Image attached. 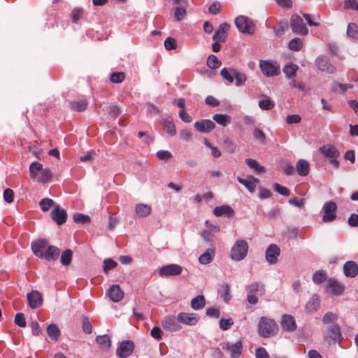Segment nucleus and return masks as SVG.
<instances>
[{"mask_svg": "<svg viewBox=\"0 0 358 358\" xmlns=\"http://www.w3.org/2000/svg\"><path fill=\"white\" fill-rule=\"evenodd\" d=\"M278 331L276 322L266 317H262L258 324L259 334L263 338L273 336Z\"/></svg>", "mask_w": 358, "mask_h": 358, "instance_id": "1", "label": "nucleus"}, {"mask_svg": "<svg viewBox=\"0 0 358 358\" xmlns=\"http://www.w3.org/2000/svg\"><path fill=\"white\" fill-rule=\"evenodd\" d=\"M247 301L251 305H255L259 301V296H262L265 292V285L262 282H252L246 287Z\"/></svg>", "mask_w": 358, "mask_h": 358, "instance_id": "2", "label": "nucleus"}, {"mask_svg": "<svg viewBox=\"0 0 358 358\" xmlns=\"http://www.w3.org/2000/svg\"><path fill=\"white\" fill-rule=\"evenodd\" d=\"M249 245L246 241H236L231 248L230 257L234 261L244 259L248 252Z\"/></svg>", "mask_w": 358, "mask_h": 358, "instance_id": "3", "label": "nucleus"}, {"mask_svg": "<svg viewBox=\"0 0 358 358\" xmlns=\"http://www.w3.org/2000/svg\"><path fill=\"white\" fill-rule=\"evenodd\" d=\"M235 25L238 30L245 34L252 35L256 26L252 20L245 15H239L234 20Z\"/></svg>", "mask_w": 358, "mask_h": 358, "instance_id": "4", "label": "nucleus"}, {"mask_svg": "<svg viewBox=\"0 0 358 358\" xmlns=\"http://www.w3.org/2000/svg\"><path fill=\"white\" fill-rule=\"evenodd\" d=\"M321 154L329 159L330 164L336 169L340 167V162L338 158L340 157L339 150L332 145H325L320 148Z\"/></svg>", "mask_w": 358, "mask_h": 358, "instance_id": "5", "label": "nucleus"}, {"mask_svg": "<svg viewBox=\"0 0 358 358\" xmlns=\"http://www.w3.org/2000/svg\"><path fill=\"white\" fill-rule=\"evenodd\" d=\"M259 68L262 73L266 77H273L280 73V66L276 62L261 59L259 61Z\"/></svg>", "mask_w": 358, "mask_h": 358, "instance_id": "6", "label": "nucleus"}, {"mask_svg": "<svg viewBox=\"0 0 358 358\" xmlns=\"http://www.w3.org/2000/svg\"><path fill=\"white\" fill-rule=\"evenodd\" d=\"M337 208V205L334 201H329L325 202L322 209V213H323L322 222L327 223L336 220Z\"/></svg>", "mask_w": 358, "mask_h": 358, "instance_id": "7", "label": "nucleus"}, {"mask_svg": "<svg viewBox=\"0 0 358 358\" xmlns=\"http://www.w3.org/2000/svg\"><path fill=\"white\" fill-rule=\"evenodd\" d=\"M135 344L131 340H124L118 343L116 354L119 358H127L131 355Z\"/></svg>", "mask_w": 358, "mask_h": 358, "instance_id": "8", "label": "nucleus"}, {"mask_svg": "<svg viewBox=\"0 0 358 358\" xmlns=\"http://www.w3.org/2000/svg\"><path fill=\"white\" fill-rule=\"evenodd\" d=\"M290 26L294 33L301 36H306L308 29L303 20L298 15H293L290 20Z\"/></svg>", "mask_w": 358, "mask_h": 358, "instance_id": "9", "label": "nucleus"}, {"mask_svg": "<svg viewBox=\"0 0 358 358\" xmlns=\"http://www.w3.org/2000/svg\"><path fill=\"white\" fill-rule=\"evenodd\" d=\"M161 324L164 329L170 332H176L182 329L178 316L166 315L161 321Z\"/></svg>", "mask_w": 358, "mask_h": 358, "instance_id": "10", "label": "nucleus"}, {"mask_svg": "<svg viewBox=\"0 0 358 358\" xmlns=\"http://www.w3.org/2000/svg\"><path fill=\"white\" fill-rule=\"evenodd\" d=\"M182 267L178 264H170L160 267L158 270V274L161 277H171L179 275L182 272Z\"/></svg>", "mask_w": 358, "mask_h": 358, "instance_id": "11", "label": "nucleus"}, {"mask_svg": "<svg viewBox=\"0 0 358 358\" xmlns=\"http://www.w3.org/2000/svg\"><path fill=\"white\" fill-rule=\"evenodd\" d=\"M345 289V285L334 278H329L326 285L327 292L333 296L343 294Z\"/></svg>", "mask_w": 358, "mask_h": 358, "instance_id": "12", "label": "nucleus"}, {"mask_svg": "<svg viewBox=\"0 0 358 358\" xmlns=\"http://www.w3.org/2000/svg\"><path fill=\"white\" fill-rule=\"evenodd\" d=\"M27 301L29 306L32 309L40 308L43 303V297L41 294L36 290H32L27 294Z\"/></svg>", "mask_w": 358, "mask_h": 358, "instance_id": "13", "label": "nucleus"}, {"mask_svg": "<svg viewBox=\"0 0 358 358\" xmlns=\"http://www.w3.org/2000/svg\"><path fill=\"white\" fill-rule=\"evenodd\" d=\"M48 246V241L45 239H39L33 241L31 244L33 253L40 258L43 257Z\"/></svg>", "mask_w": 358, "mask_h": 358, "instance_id": "14", "label": "nucleus"}, {"mask_svg": "<svg viewBox=\"0 0 358 358\" xmlns=\"http://www.w3.org/2000/svg\"><path fill=\"white\" fill-rule=\"evenodd\" d=\"M51 218L58 225H62L66 222L67 219V213L65 210L60 208L59 206H55L51 211Z\"/></svg>", "mask_w": 358, "mask_h": 358, "instance_id": "15", "label": "nucleus"}, {"mask_svg": "<svg viewBox=\"0 0 358 358\" xmlns=\"http://www.w3.org/2000/svg\"><path fill=\"white\" fill-rule=\"evenodd\" d=\"M280 249L275 244L270 245L266 250V259L270 264H275L278 261L280 255Z\"/></svg>", "mask_w": 358, "mask_h": 358, "instance_id": "16", "label": "nucleus"}, {"mask_svg": "<svg viewBox=\"0 0 358 358\" xmlns=\"http://www.w3.org/2000/svg\"><path fill=\"white\" fill-rule=\"evenodd\" d=\"M178 318L180 323H182L186 325L193 326L198 323L199 316L196 313H180L178 315Z\"/></svg>", "mask_w": 358, "mask_h": 358, "instance_id": "17", "label": "nucleus"}, {"mask_svg": "<svg viewBox=\"0 0 358 358\" xmlns=\"http://www.w3.org/2000/svg\"><path fill=\"white\" fill-rule=\"evenodd\" d=\"M280 325L283 330L289 332H293L297 327L294 317L290 315H283L282 316Z\"/></svg>", "mask_w": 358, "mask_h": 358, "instance_id": "18", "label": "nucleus"}, {"mask_svg": "<svg viewBox=\"0 0 358 358\" xmlns=\"http://www.w3.org/2000/svg\"><path fill=\"white\" fill-rule=\"evenodd\" d=\"M315 63L316 66L320 71H327L329 73H334L335 72V67L329 62L327 57H318L316 59Z\"/></svg>", "mask_w": 358, "mask_h": 358, "instance_id": "19", "label": "nucleus"}, {"mask_svg": "<svg viewBox=\"0 0 358 358\" xmlns=\"http://www.w3.org/2000/svg\"><path fill=\"white\" fill-rule=\"evenodd\" d=\"M215 127V123L210 120H203L194 123L195 129L200 132H210Z\"/></svg>", "mask_w": 358, "mask_h": 358, "instance_id": "20", "label": "nucleus"}, {"mask_svg": "<svg viewBox=\"0 0 358 358\" xmlns=\"http://www.w3.org/2000/svg\"><path fill=\"white\" fill-rule=\"evenodd\" d=\"M343 273L346 277L354 278L358 273V265L355 262L348 261L343 265Z\"/></svg>", "mask_w": 358, "mask_h": 358, "instance_id": "21", "label": "nucleus"}, {"mask_svg": "<svg viewBox=\"0 0 358 358\" xmlns=\"http://www.w3.org/2000/svg\"><path fill=\"white\" fill-rule=\"evenodd\" d=\"M108 296L113 302H119L124 297V292L118 285H113L108 289Z\"/></svg>", "mask_w": 358, "mask_h": 358, "instance_id": "22", "label": "nucleus"}, {"mask_svg": "<svg viewBox=\"0 0 358 358\" xmlns=\"http://www.w3.org/2000/svg\"><path fill=\"white\" fill-rule=\"evenodd\" d=\"M327 337L334 342L340 341L342 339V334L339 325L336 324L330 326L327 331Z\"/></svg>", "mask_w": 358, "mask_h": 358, "instance_id": "23", "label": "nucleus"}, {"mask_svg": "<svg viewBox=\"0 0 358 358\" xmlns=\"http://www.w3.org/2000/svg\"><path fill=\"white\" fill-rule=\"evenodd\" d=\"M96 342L99 348L103 351H108L111 346V339L108 334L97 336Z\"/></svg>", "mask_w": 358, "mask_h": 358, "instance_id": "24", "label": "nucleus"}, {"mask_svg": "<svg viewBox=\"0 0 358 358\" xmlns=\"http://www.w3.org/2000/svg\"><path fill=\"white\" fill-rule=\"evenodd\" d=\"M60 254L59 249L54 245L48 246L42 258L47 261H55Z\"/></svg>", "mask_w": 358, "mask_h": 358, "instance_id": "25", "label": "nucleus"}, {"mask_svg": "<svg viewBox=\"0 0 358 358\" xmlns=\"http://www.w3.org/2000/svg\"><path fill=\"white\" fill-rule=\"evenodd\" d=\"M213 213L217 217L225 215L230 217L234 215V210L229 206L222 205L216 206L213 209Z\"/></svg>", "mask_w": 358, "mask_h": 358, "instance_id": "26", "label": "nucleus"}, {"mask_svg": "<svg viewBox=\"0 0 358 358\" xmlns=\"http://www.w3.org/2000/svg\"><path fill=\"white\" fill-rule=\"evenodd\" d=\"M296 169L297 173L301 176H306L309 174L310 172V164L309 163L303 159H299L296 165Z\"/></svg>", "mask_w": 358, "mask_h": 358, "instance_id": "27", "label": "nucleus"}, {"mask_svg": "<svg viewBox=\"0 0 358 358\" xmlns=\"http://www.w3.org/2000/svg\"><path fill=\"white\" fill-rule=\"evenodd\" d=\"M320 305V299L316 294L313 295L306 305V312L308 313H312L316 311Z\"/></svg>", "mask_w": 358, "mask_h": 358, "instance_id": "28", "label": "nucleus"}, {"mask_svg": "<svg viewBox=\"0 0 358 358\" xmlns=\"http://www.w3.org/2000/svg\"><path fill=\"white\" fill-rule=\"evenodd\" d=\"M242 348L243 345L241 341L232 344L227 343L226 348L229 355L233 357H239L241 355Z\"/></svg>", "mask_w": 358, "mask_h": 358, "instance_id": "29", "label": "nucleus"}, {"mask_svg": "<svg viewBox=\"0 0 358 358\" xmlns=\"http://www.w3.org/2000/svg\"><path fill=\"white\" fill-rule=\"evenodd\" d=\"M29 169L30 178L32 180H36L40 175L39 173L43 169V164L37 162H34L29 165Z\"/></svg>", "mask_w": 358, "mask_h": 358, "instance_id": "30", "label": "nucleus"}, {"mask_svg": "<svg viewBox=\"0 0 358 358\" xmlns=\"http://www.w3.org/2000/svg\"><path fill=\"white\" fill-rule=\"evenodd\" d=\"M214 256V250L208 248L199 257V261L201 264H208L213 260Z\"/></svg>", "mask_w": 358, "mask_h": 358, "instance_id": "31", "label": "nucleus"}, {"mask_svg": "<svg viewBox=\"0 0 358 358\" xmlns=\"http://www.w3.org/2000/svg\"><path fill=\"white\" fill-rule=\"evenodd\" d=\"M152 208L150 206L139 203L136 206L135 212L139 217H146L151 213Z\"/></svg>", "mask_w": 358, "mask_h": 358, "instance_id": "32", "label": "nucleus"}, {"mask_svg": "<svg viewBox=\"0 0 358 358\" xmlns=\"http://www.w3.org/2000/svg\"><path fill=\"white\" fill-rule=\"evenodd\" d=\"M47 333L50 338L55 341L58 340L61 334L59 329L55 324H52L48 326Z\"/></svg>", "mask_w": 358, "mask_h": 358, "instance_id": "33", "label": "nucleus"}, {"mask_svg": "<svg viewBox=\"0 0 358 358\" xmlns=\"http://www.w3.org/2000/svg\"><path fill=\"white\" fill-rule=\"evenodd\" d=\"M313 281L317 285H320L327 279V273L324 270L316 271L312 277Z\"/></svg>", "mask_w": 358, "mask_h": 358, "instance_id": "34", "label": "nucleus"}, {"mask_svg": "<svg viewBox=\"0 0 358 358\" xmlns=\"http://www.w3.org/2000/svg\"><path fill=\"white\" fill-rule=\"evenodd\" d=\"M245 162L250 169L254 170L257 173L265 171V168L255 159L248 158Z\"/></svg>", "mask_w": 358, "mask_h": 358, "instance_id": "35", "label": "nucleus"}, {"mask_svg": "<svg viewBox=\"0 0 358 358\" xmlns=\"http://www.w3.org/2000/svg\"><path fill=\"white\" fill-rule=\"evenodd\" d=\"M251 178L252 180H248L239 176L237 177V180L241 184L243 185L250 192H253L256 189V182L257 180L252 176H251Z\"/></svg>", "mask_w": 358, "mask_h": 358, "instance_id": "36", "label": "nucleus"}, {"mask_svg": "<svg viewBox=\"0 0 358 358\" xmlns=\"http://www.w3.org/2000/svg\"><path fill=\"white\" fill-rule=\"evenodd\" d=\"M206 305V300L203 295H199L191 301V307L194 310H201Z\"/></svg>", "mask_w": 358, "mask_h": 358, "instance_id": "37", "label": "nucleus"}, {"mask_svg": "<svg viewBox=\"0 0 358 358\" xmlns=\"http://www.w3.org/2000/svg\"><path fill=\"white\" fill-rule=\"evenodd\" d=\"M70 106L73 110L82 112L87 108V101L85 99L73 101L70 103Z\"/></svg>", "mask_w": 358, "mask_h": 358, "instance_id": "38", "label": "nucleus"}, {"mask_svg": "<svg viewBox=\"0 0 358 358\" xmlns=\"http://www.w3.org/2000/svg\"><path fill=\"white\" fill-rule=\"evenodd\" d=\"M213 119L222 127H226L231 122V117L226 114H215L213 116Z\"/></svg>", "mask_w": 358, "mask_h": 358, "instance_id": "39", "label": "nucleus"}, {"mask_svg": "<svg viewBox=\"0 0 358 358\" xmlns=\"http://www.w3.org/2000/svg\"><path fill=\"white\" fill-rule=\"evenodd\" d=\"M52 174L50 169L45 168L42 169L36 181L41 183L48 182L52 178Z\"/></svg>", "mask_w": 358, "mask_h": 358, "instance_id": "40", "label": "nucleus"}, {"mask_svg": "<svg viewBox=\"0 0 358 358\" xmlns=\"http://www.w3.org/2000/svg\"><path fill=\"white\" fill-rule=\"evenodd\" d=\"M297 65L289 63L286 64L283 68V72L285 73L286 77L289 79L294 78L296 76V72L298 70Z\"/></svg>", "mask_w": 358, "mask_h": 358, "instance_id": "41", "label": "nucleus"}, {"mask_svg": "<svg viewBox=\"0 0 358 358\" xmlns=\"http://www.w3.org/2000/svg\"><path fill=\"white\" fill-rule=\"evenodd\" d=\"M164 127L166 129L167 134L170 136H174L176 134L175 124L171 117L164 120Z\"/></svg>", "mask_w": 358, "mask_h": 358, "instance_id": "42", "label": "nucleus"}, {"mask_svg": "<svg viewBox=\"0 0 358 358\" xmlns=\"http://www.w3.org/2000/svg\"><path fill=\"white\" fill-rule=\"evenodd\" d=\"M288 47L292 51H299L303 48V41L300 38H294L289 42Z\"/></svg>", "mask_w": 358, "mask_h": 358, "instance_id": "43", "label": "nucleus"}, {"mask_svg": "<svg viewBox=\"0 0 358 358\" xmlns=\"http://www.w3.org/2000/svg\"><path fill=\"white\" fill-rule=\"evenodd\" d=\"M347 36L352 38H358V26L357 24H348L347 27Z\"/></svg>", "mask_w": 358, "mask_h": 358, "instance_id": "44", "label": "nucleus"}, {"mask_svg": "<svg viewBox=\"0 0 358 358\" xmlns=\"http://www.w3.org/2000/svg\"><path fill=\"white\" fill-rule=\"evenodd\" d=\"M73 252L71 250L67 249L63 252L61 256V263L64 266H68L72 260Z\"/></svg>", "mask_w": 358, "mask_h": 358, "instance_id": "45", "label": "nucleus"}, {"mask_svg": "<svg viewBox=\"0 0 358 358\" xmlns=\"http://www.w3.org/2000/svg\"><path fill=\"white\" fill-rule=\"evenodd\" d=\"M274 106V102L269 97L259 101V107L262 110H271Z\"/></svg>", "mask_w": 358, "mask_h": 358, "instance_id": "46", "label": "nucleus"}, {"mask_svg": "<svg viewBox=\"0 0 358 358\" xmlns=\"http://www.w3.org/2000/svg\"><path fill=\"white\" fill-rule=\"evenodd\" d=\"M338 318L337 314L329 311L326 313L322 317V322L326 324H332L336 322Z\"/></svg>", "mask_w": 358, "mask_h": 358, "instance_id": "47", "label": "nucleus"}, {"mask_svg": "<svg viewBox=\"0 0 358 358\" xmlns=\"http://www.w3.org/2000/svg\"><path fill=\"white\" fill-rule=\"evenodd\" d=\"M207 65L210 69H216L220 66L221 62L215 55H211L208 57Z\"/></svg>", "mask_w": 358, "mask_h": 358, "instance_id": "48", "label": "nucleus"}, {"mask_svg": "<svg viewBox=\"0 0 358 358\" xmlns=\"http://www.w3.org/2000/svg\"><path fill=\"white\" fill-rule=\"evenodd\" d=\"M54 201L49 198L43 199L39 202V206L42 211L47 212L53 206Z\"/></svg>", "mask_w": 358, "mask_h": 358, "instance_id": "49", "label": "nucleus"}, {"mask_svg": "<svg viewBox=\"0 0 358 358\" xmlns=\"http://www.w3.org/2000/svg\"><path fill=\"white\" fill-rule=\"evenodd\" d=\"M83 10L80 8H75L72 10L71 13V19L73 22L76 23L80 19L83 17Z\"/></svg>", "mask_w": 358, "mask_h": 358, "instance_id": "50", "label": "nucleus"}, {"mask_svg": "<svg viewBox=\"0 0 358 358\" xmlns=\"http://www.w3.org/2000/svg\"><path fill=\"white\" fill-rule=\"evenodd\" d=\"M117 266V263L111 259H106L103 261V271L106 273H108L109 271L115 268Z\"/></svg>", "mask_w": 358, "mask_h": 358, "instance_id": "51", "label": "nucleus"}, {"mask_svg": "<svg viewBox=\"0 0 358 358\" xmlns=\"http://www.w3.org/2000/svg\"><path fill=\"white\" fill-rule=\"evenodd\" d=\"M82 325L83 330L85 334H90L92 332V325L89 319L85 316H83L82 317Z\"/></svg>", "mask_w": 358, "mask_h": 358, "instance_id": "52", "label": "nucleus"}, {"mask_svg": "<svg viewBox=\"0 0 358 358\" xmlns=\"http://www.w3.org/2000/svg\"><path fill=\"white\" fill-rule=\"evenodd\" d=\"M187 12L185 7L178 6L175 9L174 17L177 21L182 20L186 15Z\"/></svg>", "mask_w": 358, "mask_h": 358, "instance_id": "53", "label": "nucleus"}, {"mask_svg": "<svg viewBox=\"0 0 358 358\" xmlns=\"http://www.w3.org/2000/svg\"><path fill=\"white\" fill-rule=\"evenodd\" d=\"M125 78V74L123 72H115L110 75V81L114 83H120Z\"/></svg>", "mask_w": 358, "mask_h": 358, "instance_id": "54", "label": "nucleus"}, {"mask_svg": "<svg viewBox=\"0 0 358 358\" xmlns=\"http://www.w3.org/2000/svg\"><path fill=\"white\" fill-rule=\"evenodd\" d=\"M14 322L16 325L20 327H25L27 325L24 315L22 313H18L15 315Z\"/></svg>", "mask_w": 358, "mask_h": 358, "instance_id": "55", "label": "nucleus"}, {"mask_svg": "<svg viewBox=\"0 0 358 358\" xmlns=\"http://www.w3.org/2000/svg\"><path fill=\"white\" fill-rule=\"evenodd\" d=\"M343 8L345 10H358L357 0H345Z\"/></svg>", "mask_w": 358, "mask_h": 358, "instance_id": "56", "label": "nucleus"}, {"mask_svg": "<svg viewBox=\"0 0 358 358\" xmlns=\"http://www.w3.org/2000/svg\"><path fill=\"white\" fill-rule=\"evenodd\" d=\"M273 189L278 194L283 196H289L290 194V190L287 187H284L278 183H275L273 185Z\"/></svg>", "mask_w": 358, "mask_h": 358, "instance_id": "57", "label": "nucleus"}, {"mask_svg": "<svg viewBox=\"0 0 358 358\" xmlns=\"http://www.w3.org/2000/svg\"><path fill=\"white\" fill-rule=\"evenodd\" d=\"M164 47L167 50H175L177 48V42L174 38L168 37L164 41Z\"/></svg>", "mask_w": 358, "mask_h": 358, "instance_id": "58", "label": "nucleus"}, {"mask_svg": "<svg viewBox=\"0 0 358 358\" xmlns=\"http://www.w3.org/2000/svg\"><path fill=\"white\" fill-rule=\"evenodd\" d=\"M234 321L231 318H222L220 320V328L222 330H227L233 325Z\"/></svg>", "mask_w": 358, "mask_h": 358, "instance_id": "59", "label": "nucleus"}, {"mask_svg": "<svg viewBox=\"0 0 358 358\" xmlns=\"http://www.w3.org/2000/svg\"><path fill=\"white\" fill-rule=\"evenodd\" d=\"M234 76L236 80V85L237 86L243 85L246 80L245 75L243 73H240L236 71H234Z\"/></svg>", "mask_w": 358, "mask_h": 358, "instance_id": "60", "label": "nucleus"}, {"mask_svg": "<svg viewBox=\"0 0 358 358\" xmlns=\"http://www.w3.org/2000/svg\"><path fill=\"white\" fill-rule=\"evenodd\" d=\"M163 331L159 327H154L150 331V336L157 340H160L162 338Z\"/></svg>", "mask_w": 358, "mask_h": 358, "instance_id": "61", "label": "nucleus"}, {"mask_svg": "<svg viewBox=\"0 0 358 358\" xmlns=\"http://www.w3.org/2000/svg\"><path fill=\"white\" fill-rule=\"evenodd\" d=\"M3 199L6 202L10 203L14 199V192L11 189L7 188L3 192Z\"/></svg>", "mask_w": 358, "mask_h": 358, "instance_id": "62", "label": "nucleus"}, {"mask_svg": "<svg viewBox=\"0 0 358 358\" xmlns=\"http://www.w3.org/2000/svg\"><path fill=\"white\" fill-rule=\"evenodd\" d=\"M223 293L221 294V297L224 301L228 302L231 299L230 295V287L228 284H224L222 285Z\"/></svg>", "mask_w": 358, "mask_h": 358, "instance_id": "63", "label": "nucleus"}, {"mask_svg": "<svg viewBox=\"0 0 358 358\" xmlns=\"http://www.w3.org/2000/svg\"><path fill=\"white\" fill-rule=\"evenodd\" d=\"M253 136L255 139L259 140L261 143H264L266 140V136L264 131L258 128L255 129L253 132Z\"/></svg>", "mask_w": 358, "mask_h": 358, "instance_id": "64", "label": "nucleus"}]
</instances>
